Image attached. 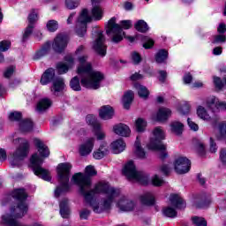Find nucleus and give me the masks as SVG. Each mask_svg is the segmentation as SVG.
Segmentation results:
<instances>
[{
    "label": "nucleus",
    "mask_w": 226,
    "mask_h": 226,
    "mask_svg": "<svg viewBox=\"0 0 226 226\" xmlns=\"http://www.w3.org/2000/svg\"><path fill=\"white\" fill-rule=\"evenodd\" d=\"M161 172H162L164 176H169V174H170V168H169L167 165H162L161 167Z\"/></svg>",
    "instance_id": "61"
},
{
    "label": "nucleus",
    "mask_w": 226,
    "mask_h": 226,
    "mask_svg": "<svg viewBox=\"0 0 226 226\" xmlns=\"http://www.w3.org/2000/svg\"><path fill=\"white\" fill-rule=\"evenodd\" d=\"M162 213L168 218H176L177 216V212L172 207H165L162 209Z\"/></svg>",
    "instance_id": "37"
},
{
    "label": "nucleus",
    "mask_w": 226,
    "mask_h": 226,
    "mask_svg": "<svg viewBox=\"0 0 226 226\" xmlns=\"http://www.w3.org/2000/svg\"><path fill=\"white\" fill-rule=\"evenodd\" d=\"M94 50L102 57L107 55V46L105 45V37L102 32H97V37L94 42Z\"/></svg>",
    "instance_id": "10"
},
{
    "label": "nucleus",
    "mask_w": 226,
    "mask_h": 226,
    "mask_svg": "<svg viewBox=\"0 0 226 226\" xmlns=\"http://www.w3.org/2000/svg\"><path fill=\"white\" fill-rule=\"evenodd\" d=\"M140 201L145 206H153L154 204V195L153 193H151V192H145L140 197Z\"/></svg>",
    "instance_id": "30"
},
{
    "label": "nucleus",
    "mask_w": 226,
    "mask_h": 226,
    "mask_svg": "<svg viewBox=\"0 0 226 226\" xmlns=\"http://www.w3.org/2000/svg\"><path fill=\"white\" fill-rule=\"evenodd\" d=\"M66 45H68V37L60 34L55 38L52 47L55 52H63Z\"/></svg>",
    "instance_id": "14"
},
{
    "label": "nucleus",
    "mask_w": 226,
    "mask_h": 226,
    "mask_svg": "<svg viewBox=\"0 0 226 226\" xmlns=\"http://www.w3.org/2000/svg\"><path fill=\"white\" fill-rule=\"evenodd\" d=\"M54 77H56V71L53 68H49L46 70L41 77V86H47V84H50V82L54 80Z\"/></svg>",
    "instance_id": "18"
},
{
    "label": "nucleus",
    "mask_w": 226,
    "mask_h": 226,
    "mask_svg": "<svg viewBox=\"0 0 226 226\" xmlns=\"http://www.w3.org/2000/svg\"><path fill=\"white\" fill-rule=\"evenodd\" d=\"M159 75H160L159 76L160 82H165V79H167V72L160 71Z\"/></svg>",
    "instance_id": "62"
},
{
    "label": "nucleus",
    "mask_w": 226,
    "mask_h": 226,
    "mask_svg": "<svg viewBox=\"0 0 226 226\" xmlns=\"http://www.w3.org/2000/svg\"><path fill=\"white\" fill-rule=\"evenodd\" d=\"M33 121L31 119H24L19 123V130L23 132V133H27L28 132L33 131Z\"/></svg>",
    "instance_id": "25"
},
{
    "label": "nucleus",
    "mask_w": 226,
    "mask_h": 226,
    "mask_svg": "<svg viewBox=\"0 0 226 226\" xmlns=\"http://www.w3.org/2000/svg\"><path fill=\"white\" fill-rule=\"evenodd\" d=\"M90 215H91V211L87 210V208H84L79 212V218L81 220H87Z\"/></svg>",
    "instance_id": "52"
},
{
    "label": "nucleus",
    "mask_w": 226,
    "mask_h": 226,
    "mask_svg": "<svg viewBox=\"0 0 226 226\" xmlns=\"http://www.w3.org/2000/svg\"><path fill=\"white\" fill-rule=\"evenodd\" d=\"M10 121H20L22 119V113L19 111H14L9 115Z\"/></svg>",
    "instance_id": "47"
},
{
    "label": "nucleus",
    "mask_w": 226,
    "mask_h": 226,
    "mask_svg": "<svg viewBox=\"0 0 226 226\" xmlns=\"http://www.w3.org/2000/svg\"><path fill=\"white\" fill-rule=\"evenodd\" d=\"M163 183H164L163 179L160 178L158 175H155L152 179V184L154 185V186H162Z\"/></svg>",
    "instance_id": "51"
},
{
    "label": "nucleus",
    "mask_w": 226,
    "mask_h": 226,
    "mask_svg": "<svg viewBox=\"0 0 226 226\" xmlns=\"http://www.w3.org/2000/svg\"><path fill=\"white\" fill-rule=\"evenodd\" d=\"M135 154L138 156V158H146V152L140 147V139H139V137H137L136 142H135Z\"/></svg>",
    "instance_id": "36"
},
{
    "label": "nucleus",
    "mask_w": 226,
    "mask_h": 226,
    "mask_svg": "<svg viewBox=\"0 0 226 226\" xmlns=\"http://www.w3.org/2000/svg\"><path fill=\"white\" fill-rule=\"evenodd\" d=\"M219 135L221 139H224L226 140V122H222L219 124Z\"/></svg>",
    "instance_id": "45"
},
{
    "label": "nucleus",
    "mask_w": 226,
    "mask_h": 226,
    "mask_svg": "<svg viewBox=\"0 0 226 226\" xmlns=\"http://www.w3.org/2000/svg\"><path fill=\"white\" fill-rule=\"evenodd\" d=\"M86 121L88 124L93 126L94 130V135L97 137V140H103L105 139V132L102 131V125L96 121V117L93 115H87Z\"/></svg>",
    "instance_id": "11"
},
{
    "label": "nucleus",
    "mask_w": 226,
    "mask_h": 226,
    "mask_svg": "<svg viewBox=\"0 0 226 226\" xmlns=\"http://www.w3.org/2000/svg\"><path fill=\"white\" fill-rule=\"evenodd\" d=\"M6 158V150H4V148H0V162H4Z\"/></svg>",
    "instance_id": "63"
},
{
    "label": "nucleus",
    "mask_w": 226,
    "mask_h": 226,
    "mask_svg": "<svg viewBox=\"0 0 226 226\" xmlns=\"http://www.w3.org/2000/svg\"><path fill=\"white\" fill-rule=\"evenodd\" d=\"M135 126L137 132H144V130H146V126H147V123L142 118H138L136 120Z\"/></svg>",
    "instance_id": "40"
},
{
    "label": "nucleus",
    "mask_w": 226,
    "mask_h": 226,
    "mask_svg": "<svg viewBox=\"0 0 226 226\" xmlns=\"http://www.w3.org/2000/svg\"><path fill=\"white\" fill-rule=\"evenodd\" d=\"M170 130L175 135H181L185 130V124L177 121L171 122Z\"/></svg>",
    "instance_id": "27"
},
{
    "label": "nucleus",
    "mask_w": 226,
    "mask_h": 226,
    "mask_svg": "<svg viewBox=\"0 0 226 226\" xmlns=\"http://www.w3.org/2000/svg\"><path fill=\"white\" fill-rule=\"evenodd\" d=\"M13 72H15V66L11 65L10 67H8L4 73V77L5 79H10V77H11L13 75Z\"/></svg>",
    "instance_id": "50"
},
{
    "label": "nucleus",
    "mask_w": 226,
    "mask_h": 226,
    "mask_svg": "<svg viewBox=\"0 0 226 226\" xmlns=\"http://www.w3.org/2000/svg\"><path fill=\"white\" fill-rule=\"evenodd\" d=\"M11 47V42L10 41H0V50L1 52H6Z\"/></svg>",
    "instance_id": "48"
},
{
    "label": "nucleus",
    "mask_w": 226,
    "mask_h": 226,
    "mask_svg": "<svg viewBox=\"0 0 226 226\" xmlns=\"http://www.w3.org/2000/svg\"><path fill=\"white\" fill-rule=\"evenodd\" d=\"M52 106V101L49 98L41 99L37 104V110L39 112H43V110H47V109H50Z\"/></svg>",
    "instance_id": "29"
},
{
    "label": "nucleus",
    "mask_w": 226,
    "mask_h": 226,
    "mask_svg": "<svg viewBox=\"0 0 226 226\" xmlns=\"http://www.w3.org/2000/svg\"><path fill=\"white\" fill-rule=\"evenodd\" d=\"M125 147L126 143H124V141L121 139L111 143V149L115 154H119V153H123Z\"/></svg>",
    "instance_id": "23"
},
{
    "label": "nucleus",
    "mask_w": 226,
    "mask_h": 226,
    "mask_svg": "<svg viewBox=\"0 0 226 226\" xmlns=\"http://www.w3.org/2000/svg\"><path fill=\"white\" fill-rule=\"evenodd\" d=\"M187 123L191 130H192L193 132L199 131V125L195 124V122L192 121V119L188 118Z\"/></svg>",
    "instance_id": "55"
},
{
    "label": "nucleus",
    "mask_w": 226,
    "mask_h": 226,
    "mask_svg": "<svg viewBox=\"0 0 226 226\" xmlns=\"http://www.w3.org/2000/svg\"><path fill=\"white\" fill-rule=\"evenodd\" d=\"M65 64L61 62L56 64V70L60 75H63V73H66L72 66H73V56L72 55H67L64 58Z\"/></svg>",
    "instance_id": "15"
},
{
    "label": "nucleus",
    "mask_w": 226,
    "mask_h": 226,
    "mask_svg": "<svg viewBox=\"0 0 226 226\" xmlns=\"http://www.w3.org/2000/svg\"><path fill=\"white\" fill-rule=\"evenodd\" d=\"M220 160L223 165H226V148H222L220 152Z\"/></svg>",
    "instance_id": "59"
},
{
    "label": "nucleus",
    "mask_w": 226,
    "mask_h": 226,
    "mask_svg": "<svg viewBox=\"0 0 226 226\" xmlns=\"http://www.w3.org/2000/svg\"><path fill=\"white\" fill-rule=\"evenodd\" d=\"M134 87H135V89H137L139 98H143L144 100H146V98H147V96H149V90H147V87H146L139 83H136L134 85Z\"/></svg>",
    "instance_id": "32"
},
{
    "label": "nucleus",
    "mask_w": 226,
    "mask_h": 226,
    "mask_svg": "<svg viewBox=\"0 0 226 226\" xmlns=\"http://www.w3.org/2000/svg\"><path fill=\"white\" fill-rule=\"evenodd\" d=\"M12 142L13 144H21L13 154L12 160L11 161L12 167H19L20 162H22V160L27 156V153H29V142L22 138L14 139Z\"/></svg>",
    "instance_id": "8"
},
{
    "label": "nucleus",
    "mask_w": 226,
    "mask_h": 226,
    "mask_svg": "<svg viewBox=\"0 0 226 226\" xmlns=\"http://www.w3.org/2000/svg\"><path fill=\"white\" fill-rule=\"evenodd\" d=\"M108 153L109 146H107V143H104L101 145L97 151L94 152V158H95V160H102V158H103V156H105V154Z\"/></svg>",
    "instance_id": "24"
},
{
    "label": "nucleus",
    "mask_w": 226,
    "mask_h": 226,
    "mask_svg": "<svg viewBox=\"0 0 226 226\" xmlns=\"http://www.w3.org/2000/svg\"><path fill=\"white\" fill-rule=\"evenodd\" d=\"M197 151L200 156H204L206 154V145L202 142H199L197 145Z\"/></svg>",
    "instance_id": "49"
},
{
    "label": "nucleus",
    "mask_w": 226,
    "mask_h": 226,
    "mask_svg": "<svg viewBox=\"0 0 226 226\" xmlns=\"http://www.w3.org/2000/svg\"><path fill=\"white\" fill-rule=\"evenodd\" d=\"M49 50H50V42H46L42 46L40 53L41 54V56H45V54H47V52H49Z\"/></svg>",
    "instance_id": "56"
},
{
    "label": "nucleus",
    "mask_w": 226,
    "mask_h": 226,
    "mask_svg": "<svg viewBox=\"0 0 226 226\" xmlns=\"http://www.w3.org/2000/svg\"><path fill=\"white\" fill-rule=\"evenodd\" d=\"M197 114L200 119H203V121H211V116L207 114L206 108L200 106L197 109Z\"/></svg>",
    "instance_id": "35"
},
{
    "label": "nucleus",
    "mask_w": 226,
    "mask_h": 226,
    "mask_svg": "<svg viewBox=\"0 0 226 226\" xmlns=\"http://www.w3.org/2000/svg\"><path fill=\"white\" fill-rule=\"evenodd\" d=\"M214 84L216 89H222L223 87V81L219 77H214Z\"/></svg>",
    "instance_id": "53"
},
{
    "label": "nucleus",
    "mask_w": 226,
    "mask_h": 226,
    "mask_svg": "<svg viewBox=\"0 0 226 226\" xmlns=\"http://www.w3.org/2000/svg\"><path fill=\"white\" fill-rule=\"evenodd\" d=\"M78 75L80 77V84L87 89H100V84L103 80V73L93 71L91 63L87 62V56L79 58Z\"/></svg>",
    "instance_id": "2"
},
{
    "label": "nucleus",
    "mask_w": 226,
    "mask_h": 226,
    "mask_svg": "<svg viewBox=\"0 0 226 226\" xmlns=\"http://www.w3.org/2000/svg\"><path fill=\"white\" fill-rule=\"evenodd\" d=\"M134 27L139 31V33H147V31H149L147 23L142 19H139L138 22H136Z\"/></svg>",
    "instance_id": "34"
},
{
    "label": "nucleus",
    "mask_w": 226,
    "mask_h": 226,
    "mask_svg": "<svg viewBox=\"0 0 226 226\" xmlns=\"http://www.w3.org/2000/svg\"><path fill=\"white\" fill-rule=\"evenodd\" d=\"M113 131L117 135H120L121 137H129L132 131L130 127L124 124H118L113 127Z\"/></svg>",
    "instance_id": "20"
},
{
    "label": "nucleus",
    "mask_w": 226,
    "mask_h": 226,
    "mask_svg": "<svg viewBox=\"0 0 226 226\" xmlns=\"http://www.w3.org/2000/svg\"><path fill=\"white\" fill-rule=\"evenodd\" d=\"M140 79H142V75L137 72H135L131 76V80H132V82H135L136 80H140Z\"/></svg>",
    "instance_id": "64"
},
{
    "label": "nucleus",
    "mask_w": 226,
    "mask_h": 226,
    "mask_svg": "<svg viewBox=\"0 0 226 226\" xmlns=\"http://www.w3.org/2000/svg\"><path fill=\"white\" fill-rule=\"evenodd\" d=\"M134 94L133 91L129 90L124 94L123 102H124V108L126 109H130V105L133 102Z\"/></svg>",
    "instance_id": "31"
},
{
    "label": "nucleus",
    "mask_w": 226,
    "mask_h": 226,
    "mask_svg": "<svg viewBox=\"0 0 226 226\" xmlns=\"http://www.w3.org/2000/svg\"><path fill=\"white\" fill-rule=\"evenodd\" d=\"M192 223H194L196 226H207V222L202 217H197L194 216L192 218Z\"/></svg>",
    "instance_id": "43"
},
{
    "label": "nucleus",
    "mask_w": 226,
    "mask_h": 226,
    "mask_svg": "<svg viewBox=\"0 0 226 226\" xmlns=\"http://www.w3.org/2000/svg\"><path fill=\"white\" fill-rule=\"evenodd\" d=\"M226 35L223 34H216L213 36L212 43H225Z\"/></svg>",
    "instance_id": "42"
},
{
    "label": "nucleus",
    "mask_w": 226,
    "mask_h": 226,
    "mask_svg": "<svg viewBox=\"0 0 226 226\" xmlns=\"http://www.w3.org/2000/svg\"><path fill=\"white\" fill-rule=\"evenodd\" d=\"M123 174L129 179V181H138L139 183H143L146 181V177L144 173L137 171L135 164L132 161H129L124 167Z\"/></svg>",
    "instance_id": "9"
},
{
    "label": "nucleus",
    "mask_w": 226,
    "mask_h": 226,
    "mask_svg": "<svg viewBox=\"0 0 226 226\" xmlns=\"http://www.w3.org/2000/svg\"><path fill=\"white\" fill-rule=\"evenodd\" d=\"M34 144L40 155L35 153L30 159L34 174L38 176V177L44 179V181H50V172L41 167L43 158H49V156H50V150L49 149V147L40 139H34Z\"/></svg>",
    "instance_id": "3"
},
{
    "label": "nucleus",
    "mask_w": 226,
    "mask_h": 226,
    "mask_svg": "<svg viewBox=\"0 0 226 226\" xmlns=\"http://www.w3.org/2000/svg\"><path fill=\"white\" fill-rule=\"evenodd\" d=\"M65 6L68 10H75L79 7V0H65Z\"/></svg>",
    "instance_id": "44"
},
{
    "label": "nucleus",
    "mask_w": 226,
    "mask_h": 226,
    "mask_svg": "<svg viewBox=\"0 0 226 226\" xmlns=\"http://www.w3.org/2000/svg\"><path fill=\"white\" fill-rule=\"evenodd\" d=\"M175 170L177 174H186L190 171L192 162L186 157H178L175 161Z\"/></svg>",
    "instance_id": "12"
},
{
    "label": "nucleus",
    "mask_w": 226,
    "mask_h": 226,
    "mask_svg": "<svg viewBox=\"0 0 226 226\" xmlns=\"http://www.w3.org/2000/svg\"><path fill=\"white\" fill-rule=\"evenodd\" d=\"M172 114V111L167 108H161L159 109V111L157 112V121H167L169 117H170V115Z\"/></svg>",
    "instance_id": "26"
},
{
    "label": "nucleus",
    "mask_w": 226,
    "mask_h": 226,
    "mask_svg": "<svg viewBox=\"0 0 226 226\" xmlns=\"http://www.w3.org/2000/svg\"><path fill=\"white\" fill-rule=\"evenodd\" d=\"M181 114L186 115L188 112H190V104L188 102H185L182 108L180 109Z\"/></svg>",
    "instance_id": "58"
},
{
    "label": "nucleus",
    "mask_w": 226,
    "mask_h": 226,
    "mask_svg": "<svg viewBox=\"0 0 226 226\" xmlns=\"http://www.w3.org/2000/svg\"><path fill=\"white\" fill-rule=\"evenodd\" d=\"M168 57H169V51H167L166 49H161L157 52L155 56V61L156 63H159V64L165 63Z\"/></svg>",
    "instance_id": "33"
},
{
    "label": "nucleus",
    "mask_w": 226,
    "mask_h": 226,
    "mask_svg": "<svg viewBox=\"0 0 226 226\" xmlns=\"http://www.w3.org/2000/svg\"><path fill=\"white\" fill-rule=\"evenodd\" d=\"M97 172L96 170H94V167L93 166H87L86 168V174H82V176H87V177H89L91 179V177L96 176Z\"/></svg>",
    "instance_id": "46"
},
{
    "label": "nucleus",
    "mask_w": 226,
    "mask_h": 226,
    "mask_svg": "<svg viewBox=\"0 0 226 226\" xmlns=\"http://www.w3.org/2000/svg\"><path fill=\"white\" fill-rule=\"evenodd\" d=\"M94 147V138H88L84 144L79 147V154L81 156H87Z\"/></svg>",
    "instance_id": "16"
},
{
    "label": "nucleus",
    "mask_w": 226,
    "mask_h": 226,
    "mask_svg": "<svg viewBox=\"0 0 226 226\" xmlns=\"http://www.w3.org/2000/svg\"><path fill=\"white\" fill-rule=\"evenodd\" d=\"M154 138L150 139V142L147 144L148 149L151 151H160V158L163 160L167 156V146L162 143V140H165V132L162 127H155L153 132Z\"/></svg>",
    "instance_id": "7"
},
{
    "label": "nucleus",
    "mask_w": 226,
    "mask_h": 226,
    "mask_svg": "<svg viewBox=\"0 0 226 226\" xmlns=\"http://www.w3.org/2000/svg\"><path fill=\"white\" fill-rule=\"evenodd\" d=\"M58 27H59V25L57 24V21L54 19H51L47 23V29L50 33H54V31H57Z\"/></svg>",
    "instance_id": "41"
},
{
    "label": "nucleus",
    "mask_w": 226,
    "mask_h": 226,
    "mask_svg": "<svg viewBox=\"0 0 226 226\" xmlns=\"http://www.w3.org/2000/svg\"><path fill=\"white\" fill-rule=\"evenodd\" d=\"M132 59L134 64H139V63L142 61V57H140V55L137 52L132 53Z\"/></svg>",
    "instance_id": "54"
},
{
    "label": "nucleus",
    "mask_w": 226,
    "mask_h": 226,
    "mask_svg": "<svg viewBox=\"0 0 226 226\" xmlns=\"http://www.w3.org/2000/svg\"><path fill=\"white\" fill-rule=\"evenodd\" d=\"M99 116L101 119H112L114 117V109H112L109 105L102 106L99 111Z\"/></svg>",
    "instance_id": "21"
},
{
    "label": "nucleus",
    "mask_w": 226,
    "mask_h": 226,
    "mask_svg": "<svg viewBox=\"0 0 226 226\" xmlns=\"http://www.w3.org/2000/svg\"><path fill=\"white\" fill-rule=\"evenodd\" d=\"M102 0H92V17L89 16V12L87 9H83L76 26V33L78 36H84L87 33V22L94 20H102L103 19V8L98 5Z\"/></svg>",
    "instance_id": "4"
},
{
    "label": "nucleus",
    "mask_w": 226,
    "mask_h": 226,
    "mask_svg": "<svg viewBox=\"0 0 226 226\" xmlns=\"http://www.w3.org/2000/svg\"><path fill=\"white\" fill-rule=\"evenodd\" d=\"M183 79L185 84H192V80H193V77L190 72H187L184 75Z\"/></svg>",
    "instance_id": "57"
},
{
    "label": "nucleus",
    "mask_w": 226,
    "mask_h": 226,
    "mask_svg": "<svg viewBox=\"0 0 226 226\" xmlns=\"http://www.w3.org/2000/svg\"><path fill=\"white\" fill-rule=\"evenodd\" d=\"M36 20H38V12L36 11V10L33 9L30 11V14L28 15V26L25 30V33L23 34V41H26V40H27V38H29V36H31L32 33H33V29L34 28V22H36Z\"/></svg>",
    "instance_id": "13"
},
{
    "label": "nucleus",
    "mask_w": 226,
    "mask_h": 226,
    "mask_svg": "<svg viewBox=\"0 0 226 226\" xmlns=\"http://www.w3.org/2000/svg\"><path fill=\"white\" fill-rule=\"evenodd\" d=\"M117 206L120 211H132L135 204L126 197H122L117 203Z\"/></svg>",
    "instance_id": "17"
},
{
    "label": "nucleus",
    "mask_w": 226,
    "mask_h": 226,
    "mask_svg": "<svg viewBox=\"0 0 226 226\" xmlns=\"http://www.w3.org/2000/svg\"><path fill=\"white\" fill-rule=\"evenodd\" d=\"M60 215L64 218L70 216V207H68V199H64L60 202Z\"/></svg>",
    "instance_id": "28"
},
{
    "label": "nucleus",
    "mask_w": 226,
    "mask_h": 226,
    "mask_svg": "<svg viewBox=\"0 0 226 226\" xmlns=\"http://www.w3.org/2000/svg\"><path fill=\"white\" fill-rule=\"evenodd\" d=\"M131 27V20H122L119 25L116 23V18H111L108 21L106 33L107 34H112V41H114V43H119V41H122L123 37L124 36V32H123V29H130Z\"/></svg>",
    "instance_id": "5"
},
{
    "label": "nucleus",
    "mask_w": 226,
    "mask_h": 226,
    "mask_svg": "<svg viewBox=\"0 0 226 226\" xmlns=\"http://www.w3.org/2000/svg\"><path fill=\"white\" fill-rule=\"evenodd\" d=\"M72 170V164L70 162L60 163L57 167L58 181L60 186L55 191V197H59L63 192L70 190V171Z\"/></svg>",
    "instance_id": "6"
},
{
    "label": "nucleus",
    "mask_w": 226,
    "mask_h": 226,
    "mask_svg": "<svg viewBox=\"0 0 226 226\" xmlns=\"http://www.w3.org/2000/svg\"><path fill=\"white\" fill-rule=\"evenodd\" d=\"M64 89V79L63 78H56L53 81V86L50 88L51 93L57 96L58 93H61Z\"/></svg>",
    "instance_id": "22"
},
{
    "label": "nucleus",
    "mask_w": 226,
    "mask_h": 226,
    "mask_svg": "<svg viewBox=\"0 0 226 226\" xmlns=\"http://www.w3.org/2000/svg\"><path fill=\"white\" fill-rule=\"evenodd\" d=\"M143 48L144 49H153L154 47V40L149 38L148 36L142 37Z\"/></svg>",
    "instance_id": "38"
},
{
    "label": "nucleus",
    "mask_w": 226,
    "mask_h": 226,
    "mask_svg": "<svg viewBox=\"0 0 226 226\" xmlns=\"http://www.w3.org/2000/svg\"><path fill=\"white\" fill-rule=\"evenodd\" d=\"M70 87L73 91H80V80L79 79V77L75 76L72 79L70 82Z\"/></svg>",
    "instance_id": "39"
},
{
    "label": "nucleus",
    "mask_w": 226,
    "mask_h": 226,
    "mask_svg": "<svg viewBox=\"0 0 226 226\" xmlns=\"http://www.w3.org/2000/svg\"><path fill=\"white\" fill-rule=\"evenodd\" d=\"M72 179L79 187L86 202L93 208L94 213H103L112 207V202L121 195V191L111 187L109 182L100 181L91 189V178L82 173H76Z\"/></svg>",
    "instance_id": "1"
},
{
    "label": "nucleus",
    "mask_w": 226,
    "mask_h": 226,
    "mask_svg": "<svg viewBox=\"0 0 226 226\" xmlns=\"http://www.w3.org/2000/svg\"><path fill=\"white\" fill-rule=\"evenodd\" d=\"M170 201L177 209H185L186 207V202H185V200L179 194H171L170 196Z\"/></svg>",
    "instance_id": "19"
},
{
    "label": "nucleus",
    "mask_w": 226,
    "mask_h": 226,
    "mask_svg": "<svg viewBox=\"0 0 226 226\" xmlns=\"http://www.w3.org/2000/svg\"><path fill=\"white\" fill-rule=\"evenodd\" d=\"M217 32L219 33V34H225V33H226V25L224 23L219 24V26L217 27Z\"/></svg>",
    "instance_id": "60"
}]
</instances>
